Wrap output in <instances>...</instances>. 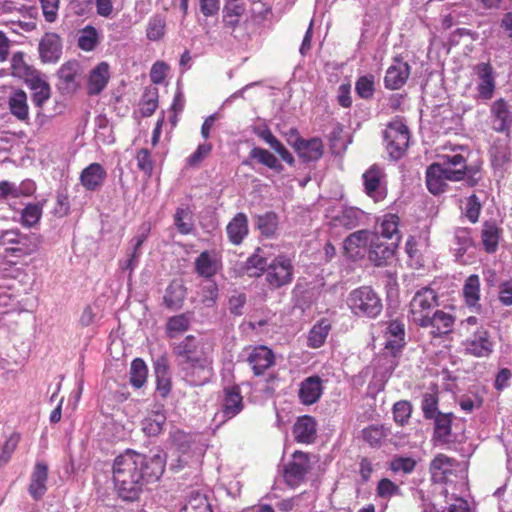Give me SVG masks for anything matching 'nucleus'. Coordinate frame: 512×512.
<instances>
[{"label": "nucleus", "instance_id": "nucleus-1", "mask_svg": "<svg viewBox=\"0 0 512 512\" xmlns=\"http://www.w3.org/2000/svg\"><path fill=\"white\" fill-rule=\"evenodd\" d=\"M166 460L159 454L148 457L133 450H126L113 462V480L118 496L127 502L137 501L144 487L160 479Z\"/></svg>", "mask_w": 512, "mask_h": 512}, {"label": "nucleus", "instance_id": "nucleus-2", "mask_svg": "<svg viewBox=\"0 0 512 512\" xmlns=\"http://www.w3.org/2000/svg\"><path fill=\"white\" fill-rule=\"evenodd\" d=\"M172 354L184 379L191 386H203L213 376V361L207 351V341L187 335L172 344Z\"/></svg>", "mask_w": 512, "mask_h": 512}, {"label": "nucleus", "instance_id": "nucleus-3", "mask_svg": "<svg viewBox=\"0 0 512 512\" xmlns=\"http://www.w3.org/2000/svg\"><path fill=\"white\" fill-rule=\"evenodd\" d=\"M468 168L464 157L460 154L444 155L440 161L431 164L426 171V185L428 190L438 195L446 190L449 181L465 179Z\"/></svg>", "mask_w": 512, "mask_h": 512}, {"label": "nucleus", "instance_id": "nucleus-4", "mask_svg": "<svg viewBox=\"0 0 512 512\" xmlns=\"http://www.w3.org/2000/svg\"><path fill=\"white\" fill-rule=\"evenodd\" d=\"M459 334L465 337L462 345L466 354L487 357L492 353L494 343L487 329L479 323L478 318L470 316L461 321Z\"/></svg>", "mask_w": 512, "mask_h": 512}, {"label": "nucleus", "instance_id": "nucleus-5", "mask_svg": "<svg viewBox=\"0 0 512 512\" xmlns=\"http://www.w3.org/2000/svg\"><path fill=\"white\" fill-rule=\"evenodd\" d=\"M345 302L351 313L358 318L375 319L383 309L380 296L370 286L351 290Z\"/></svg>", "mask_w": 512, "mask_h": 512}, {"label": "nucleus", "instance_id": "nucleus-6", "mask_svg": "<svg viewBox=\"0 0 512 512\" xmlns=\"http://www.w3.org/2000/svg\"><path fill=\"white\" fill-rule=\"evenodd\" d=\"M258 270L263 272L266 282L272 288L282 287L292 281L293 264L284 255L275 257L269 263L258 255Z\"/></svg>", "mask_w": 512, "mask_h": 512}, {"label": "nucleus", "instance_id": "nucleus-7", "mask_svg": "<svg viewBox=\"0 0 512 512\" xmlns=\"http://www.w3.org/2000/svg\"><path fill=\"white\" fill-rule=\"evenodd\" d=\"M437 306V295L430 288L419 290L410 302L409 317L411 320L422 326H429V321Z\"/></svg>", "mask_w": 512, "mask_h": 512}, {"label": "nucleus", "instance_id": "nucleus-8", "mask_svg": "<svg viewBox=\"0 0 512 512\" xmlns=\"http://www.w3.org/2000/svg\"><path fill=\"white\" fill-rule=\"evenodd\" d=\"M472 81L475 85L473 98L476 101H489L496 90V72L489 63H478L473 68Z\"/></svg>", "mask_w": 512, "mask_h": 512}, {"label": "nucleus", "instance_id": "nucleus-9", "mask_svg": "<svg viewBox=\"0 0 512 512\" xmlns=\"http://www.w3.org/2000/svg\"><path fill=\"white\" fill-rule=\"evenodd\" d=\"M431 477L434 482H453L454 478L464 480L466 468L463 464L455 462L444 454H438L430 464Z\"/></svg>", "mask_w": 512, "mask_h": 512}, {"label": "nucleus", "instance_id": "nucleus-10", "mask_svg": "<svg viewBox=\"0 0 512 512\" xmlns=\"http://www.w3.org/2000/svg\"><path fill=\"white\" fill-rule=\"evenodd\" d=\"M386 148L393 159H399L408 148L409 131L402 120L392 121L384 132Z\"/></svg>", "mask_w": 512, "mask_h": 512}, {"label": "nucleus", "instance_id": "nucleus-11", "mask_svg": "<svg viewBox=\"0 0 512 512\" xmlns=\"http://www.w3.org/2000/svg\"><path fill=\"white\" fill-rule=\"evenodd\" d=\"M364 191L374 202H381L387 196L386 175L378 165H372L362 175Z\"/></svg>", "mask_w": 512, "mask_h": 512}, {"label": "nucleus", "instance_id": "nucleus-12", "mask_svg": "<svg viewBox=\"0 0 512 512\" xmlns=\"http://www.w3.org/2000/svg\"><path fill=\"white\" fill-rule=\"evenodd\" d=\"M43 243V237L37 233H25L21 236L17 247L4 248L6 257L15 258L17 262H23L39 253Z\"/></svg>", "mask_w": 512, "mask_h": 512}, {"label": "nucleus", "instance_id": "nucleus-13", "mask_svg": "<svg viewBox=\"0 0 512 512\" xmlns=\"http://www.w3.org/2000/svg\"><path fill=\"white\" fill-rule=\"evenodd\" d=\"M308 470V455L301 451H295L292 460L284 468L283 478L290 487H297L303 482Z\"/></svg>", "mask_w": 512, "mask_h": 512}, {"label": "nucleus", "instance_id": "nucleus-14", "mask_svg": "<svg viewBox=\"0 0 512 512\" xmlns=\"http://www.w3.org/2000/svg\"><path fill=\"white\" fill-rule=\"evenodd\" d=\"M326 217L334 226L351 229L359 225L364 218V212L356 207L334 206L327 210Z\"/></svg>", "mask_w": 512, "mask_h": 512}, {"label": "nucleus", "instance_id": "nucleus-15", "mask_svg": "<svg viewBox=\"0 0 512 512\" xmlns=\"http://www.w3.org/2000/svg\"><path fill=\"white\" fill-rule=\"evenodd\" d=\"M371 235L374 233L360 230L349 235L343 244L346 256L352 260L363 258L368 255V248L371 242Z\"/></svg>", "mask_w": 512, "mask_h": 512}, {"label": "nucleus", "instance_id": "nucleus-16", "mask_svg": "<svg viewBox=\"0 0 512 512\" xmlns=\"http://www.w3.org/2000/svg\"><path fill=\"white\" fill-rule=\"evenodd\" d=\"M397 243H385L377 233L371 235V242L368 248V259L375 266H384L394 257Z\"/></svg>", "mask_w": 512, "mask_h": 512}, {"label": "nucleus", "instance_id": "nucleus-17", "mask_svg": "<svg viewBox=\"0 0 512 512\" xmlns=\"http://www.w3.org/2000/svg\"><path fill=\"white\" fill-rule=\"evenodd\" d=\"M323 390V380L317 375L309 376L299 384V400L304 405L315 404L321 398Z\"/></svg>", "mask_w": 512, "mask_h": 512}, {"label": "nucleus", "instance_id": "nucleus-18", "mask_svg": "<svg viewBox=\"0 0 512 512\" xmlns=\"http://www.w3.org/2000/svg\"><path fill=\"white\" fill-rule=\"evenodd\" d=\"M243 409V397L238 386L227 387L223 390L221 407L222 422L235 417Z\"/></svg>", "mask_w": 512, "mask_h": 512}, {"label": "nucleus", "instance_id": "nucleus-19", "mask_svg": "<svg viewBox=\"0 0 512 512\" xmlns=\"http://www.w3.org/2000/svg\"><path fill=\"white\" fill-rule=\"evenodd\" d=\"M107 177L104 167L97 162L89 164L80 173V183L87 191H96L102 187Z\"/></svg>", "mask_w": 512, "mask_h": 512}, {"label": "nucleus", "instance_id": "nucleus-20", "mask_svg": "<svg viewBox=\"0 0 512 512\" xmlns=\"http://www.w3.org/2000/svg\"><path fill=\"white\" fill-rule=\"evenodd\" d=\"M48 466L44 462H37L33 468L28 486L30 496L39 501L47 491Z\"/></svg>", "mask_w": 512, "mask_h": 512}, {"label": "nucleus", "instance_id": "nucleus-21", "mask_svg": "<svg viewBox=\"0 0 512 512\" xmlns=\"http://www.w3.org/2000/svg\"><path fill=\"white\" fill-rule=\"evenodd\" d=\"M110 79V66L107 62H100L89 73L87 93L90 96L99 95L107 86Z\"/></svg>", "mask_w": 512, "mask_h": 512}, {"label": "nucleus", "instance_id": "nucleus-22", "mask_svg": "<svg viewBox=\"0 0 512 512\" xmlns=\"http://www.w3.org/2000/svg\"><path fill=\"white\" fill-rule=\"evenodd\" d=\"M410 74L409 65L401 60H396L386 71L385 86L389 89H399L407 81Z\"/></svg>", "mask_w": 512, "mask_h": 512}, {"label": "nucleus", "instance_id": "nucleus-23", "mask_svg": "<svg viewBox=\"0 0 512 512\" xmlns=\"http://www.w3.org/2000/svg\"><path fill=\"white\" fill-rule=\"evenodd\" d=\"M61 40L55 33H46L39 43V53L44 62H56L61 55Z\"/></svg>", "mask_w": 512, "mask_h": 512}, {"label": "nucleus", "instance_id": "nucleus-24", "mask_svg": "<svg viewBox=\"0 0 512 512\" xmlns=\"http://www.w3.org/2000/svg\"><path fill=\"white\" fill-rule=\"evenodd\" d=\"M293 146L299 157L304 161H316L323 155V143L319 138L297 139Z\"/></svg>", "mask_w": 512, "mask_h": 512}, {"label": "nucleus", "instance_id": "nucleus-25", "mask_svg": "<svg viewBox=\"0 0 512 512\" xmlns=\"http://www.w3.org/2000/svg\"><path fill=\"white\" fill-rule=\"evenodd\" d=\"M399 223L400 219L396 214H385L379 219L377 234L381 239H388L391 241L390 243H397L398 245L401 239Z\"/></svg>", "mask_w": 512, "mask_h": 512}, {"label": "nucleus", "instance_id": "nucleus-26", "mask_svg": "<svg viewBox=\"0 0 512 512\" xmlns=\"http://www.w3.org/2000/svg\"><path fill=\"white\" fill-rule=\"evenodd\" d=\"M8 108L10 113L19 121L29 119V107L27 94L22 89H14L8 97Z\"/></svg>", "mask_w": 512, "mask_h": 512}, {"label": "nucleus", "instance_id": "nucleus-27", "mask_svg": "<svg viewBox=\"0 0 512 512\" xmlns=\"http://www.w3.org/2000/svg\"><path fill=\"white\" fill-rule=\"evenodd\" d=\"M404 336V324L399 320L390 321L385 331V347L390 349L392 353H396L404 345Z\"/></svg>", "mask_w": 512, "mask_h": 512}, {"label": "nucleus", "instance_id": "nucleus-28", "mask_svg": "<svg viewBox=\"0 0 512 512\" xmlns=\"http://www.w3.org/2000/svg\"><path fill=\"white\" fill-rule=\"evenodd\" d=\"M297 442L311 443L316 435V422L313 417L305 415L300 417L293 428Z\"/></svg>", "mask_w": 512, "mask_h": 512}, {"label": "nucleus", "instance_id": "nucleus-29", "mask_svg": "<svg viewBox=\"0 0 512 512\" xmlns=\"http://www.w3.org/2000/svg\"><path fill=\"white\" fill-rule=\"evenodd\" d=\"M77 69L76 65L73 63H66L62 65L58 72L59 78V89L66 94H71L76 92L78 89V81H77Z\"/></svg>", "mask_w": 512, "mask_h": 512}, {"label": "nucleus", "instance_id": "nucleus-30", "mask_svg": "<svg viewBox=\"0 0 512 512\" xmlns=\"http://www.w3.org/2000/svg\"><path fill=\"white\" fill-rule=\"evenodd\" d=\"M166 415L160 411L149 413L141 422V429L146 436L155 437L162 433Z\"/></svg>", "mask_w": 512, "mask_h": 512}, {"label": "nucleus", "instance_id": "nucleus-31", "mask_svg": "<svg viewBox=\"0 0 512 512\" xmlns=\"http://www.w3.org/2000/svg\"><path fill=\"white\" fill-rule=\"evenodd\" d=\"M220 264L208 251H203L195 260V271L202 277L211 278L219 270Z\"/></svg>", "mask_w": 512, "mask_h": 512}, {"label": "nucleus", "instance_id": "nucleus-32", "mask_svg": "<svg viewBox=\"0 0 512 512\" xmlns=\"http://www.w3.org/2000/svg\"><path fill=\"white\" fill-rule=\"evenodd\" d=\"M229 240L238 245L248 234L247 218L244 214H237L227 225L226 228Z\"/></svg>", "mask_w": 512, "mask_h": 512}, {"label": "nucleus", "instance_id": "nucleus-33", "mask_svg": "<svg viewBox=\"0 0 512 512\" xmlns=\"http://www.w3.org/2000/svg\"><path fill=\"white\" fill-rule=\"evenodd\" d=\"M186 297V289L183 285L172 282L166 289L164 304L170 310H178L183 306Z\"/></svg>", "mask_w": 512, "mask_h": 512}, {"label": "nucleus", "instance_id": "nucleus-34", "mask_svg": "<svg viewBox=\"0 0 512 512\" xmlns=\"http://www.w3.org/2000/svg\"><path fill=\"white\" fill-rule=\"evenodd\" d=\"M330 330V322L327 319H321L310 329L307 345L314 349L321 347L325 343Z\"/></svg>", "mask_w": 512, "mask_h": 512}, {"label": "nucleus", "instance_id": "nucleus-35", "mask_svg": "<svg viewBox=\"0 0 512 512\" xmlns=\"http://www.w3.org/2000/svg\"><path fill=\"white\" fill-rule=\"evenodd\" d=\"M190 324L191 319L186 313L171 316L165 325L166 336L173 339L186 332L190 328Z\"/></svg>", "mask_w": 512, "mask_h": 512}, {"label": "nucleus", "instance_id": "nucleus-36", "mask_svg": "<svg viewBox=\"0 0 512 512\" xmlns=\"http://www.w3.org/2000/svg\"><path fill=\"white\" fill-rule=\"evenodd\" d=\"M45 202L46 200L39 203L27 204L21 212V225L26 228H31L37 225L42 217Z\"/></svg>", "mask_w": 512, "mask_h": 512}, {"label": "nucleus", "instance_id": "nucleus-37", "mask_svg": "<svg viewBox=\"0 0 512 512\" xmlns=\"http://www.w3.org/2000/svg\"><path fill=\"white\" fill-rule=\"evenodd\" d=\"M258 135L281 157L283 161L292 165L294 158L284 145L267 128L258 129Z\"/></svg>", "mask_w": 512, "mask_h": 512}, {"label": "nucleus", "instance_id": "nucleus-38", "mask_svg": "<svg viewBox=\"0 0 512 512\" xmlns=\"http://www.w3.org/2000/svg\"><path fill=\"white\" fill-rule=\"evenodd\" d=\"M454 321L455 319L451 314L444 311H435L429 321V326L434 328L433 333L441 335L451 331Z\"/></svg>", "mask_w": 512, "mask_h": 512}, {"label": "nucleus", "instance_id": "nucleus-39", "mask_svg": "<svg viewBox=\"0 0 512 512\" xmlns=\"http://www.w3.org/2000/svg\"><path fill=\"white\" fill-rule=\"evenodd\" d=\"M463 296L469 306H475L480 300V280L478 275H470L463 287Z\"/></svg>", "mask_w": 512, "mask_h": 512}, {"label": "nucleus", "instance_id": "nucleus-40", "mask_svg": "<svg viewBox=\"0 0 512 512\" xmlns=\"http://www.w3.org/2000/svg\"><path fill=\"white\" fill-rule=\"evenodd\" d=\"M147 375L148 368L145 362L141 358L134 359L130 368V384L134 388H141L147 380Z\"/></svg>", "mask_w": 512, "mask_h": 512}, {"label": "nucleus", "instance_id": "nucleus-41", "mask_svg": "<svg viewBox=\"0 0 512 512\" xmlns=\"http://www.w3.org/2000/svg\"><path fill=\"white\" fill-rule=\"evenodd\" d=\"M181 512H212V508L206 495L193 492Z\"/></svg>", "mask_w": 512, "mask_h": 512}, {"label": "nucleus", "instance_id": "nucleus-42", "mask_svg": "<svg viewBox=\"0 0 512 512\" xmlns=\"http://www.w3.org/2000/svg\"><path fill=\"white\" fill-rule=\"evenodd\" d=\"M174 225L182 235H188L193 230L192 215L188 208L178 207L174 214Z\"/></svg>", "mask_w": 512, "mask_h": 512}, {"label": "nucleus", "instance_id": "nucleus-43", "mask_svg": "<svg viewBox=\"0 0 512 512\" xmlns=\"http://www.w3.org/2000/svg\"><path fill=\"white\" fill-rule=\"evenodd\" d=\"M140 113L143 117H150L158 108L157 88L146 89L139 103Z\"/></svg>", "mask_w": 512, "mask_h": 512}, {"label": "nucleus", "instance_id": "nucleus-44", "mask_svg": "<svg viewBox=\"0 0 512 512\" xmlns=\"http://www.w3.org/2000/svg\"><path fill=\"white\" fill-rule=\"evenodd\" d=\"M279 220L275 213L268 212L258 217V230L265 237H273L278 231Z\"/></svg>", "mask_w": 512, "mask_h": 512}, {"label": "nucleus", "instance_id": "nucleus-45", "mask_svg": "<svg viewBox=\"0 0 512 512\" xmlns=\"http://www.w3.org/2000/svg\"><path fill=\"white\" fill-rule=\"evenodd\" d=\"M99 42L97 30L92 26H86L78 37V47L83 51H92Z\"/></svg>", "mask_w": 512, "mask_h": 512}, {"label": "nucleus", "instance_id": "nucleus-46", "mask_svg": "<svg viewBox=\"0 0 512 512\" xmlns=\"http://www.w3.org/2000/svg\"><path fill=\"white\" fill-rule=\"evenodd\" d=\"M499 238V229L494 224L486 223L482 230V242L487 252L491 253L497 249Z\"/></svg>", "mask_w": 512, "mask_h": 512}, {"label": "nucleus", "instance_id": "nucleus-47", "mask_svg": "<svg viewBox=\"0 0 512 512\" xmlns=\"http://www.w3.org/2000/svg\"><path fill=\"white\" fill-rule=\"evenodd\" d=\"M166 23L163 17L155 15L149 19L146 36L151 41H158L165 35Z\"/></svg>", "mask_w": 512, "mask_h": 512}, {"label": "nucleus", "instance_id": "nucleus-48", "mask_svg": "<svg viewBox=\"0 0 512 512\" xmlns=\"http://www.w3.org/2000/svg\"><path fill=\"white\" fill-rule=\"evenodd\" d=\"M238 0H227L224 7V21L227 25L235 27L239 18L244 14L245 8L243 5L237 4Z\"/></svg>", "mask_w": 512, "mask_h": 512}, {"label": "nucleus", "instance_id": "nucleus-49", "mask_svg": "<svg viewBox=\"0 0 512 512\" xmlns=\"http://www.w3.org/2000/svg\"><path fill=\"white\" fill-rule=\"evenodd\" d=\"M33 95L32 101L37 107H42L44 103L50 98V86L41 79H36L32 83Z\"/></svg>", "mask_w": 512, "mask_h": 512}, {"label": "nucleus", "instance_id": "nucleus-50", "mask_svg": "<svg viewBox=\"0 0 512 512\" xmlns=\"http://www.w3.org/2000/svg\"><path fill=\"white\" fill-rule=\"evenodd\" d=\"M135 159L138 169L143 172L147 178H150L154 170V161L151 152L147 148H141L137 151Z\"/></svg>", "mask_w": 512, "mask_h": 512}, {"label": "nucleus", "instance_id": "nucleus-51", "mask_svg": "<svg viewBox=\"0 0 512 512\" xmlns=\"http://www.w3.org/2000/svg\"><path fill=\"white\" fill-rule=\"evenodd\" d=\"M169 440L171 442V445L181 453L187 452L192 443L191 435L180 429H175L171 431L169 435Z\"/></svg>", "mask_w": 512, "mask_h": 512}, {"label": "nucleus", "instance_id": "nucleus-52", "mask_svg": "<svg viewBox=\"0 0 512 512\" xmlns=\"http://www.w3.org/2000/svg\"><path fill=\"white\" fill-rule=\"evenodd\" d=\"M454 243L458 253L466 252L473 245L471 232L467 228H458L454 232Z\"/></svg>", "mask_w": 512, "mask_h": 512}, {"label": "nucleus", "instance_id": "nucleus-53", "mask_svg": "<svg viewBox=\"0 0 512 512\" xmlns=\"http://www.w3.org/2000/svg\"><path fill=\"white\" fill-rule=\"evenodd\" d=\"M12 75L19 78H26L31 74V68L24 62L21 52L13 54L11 58Z\"/></svg>", "mask_w": 512, "mask_h": 512}, {"label": "nucleus", "instance_id": "nucleus-54", "mask_svg": "<svg viewBox=\"0 0 512 512\" xmlns=\"http://www.w3.org/2000/svg\"><path fill=\"white\" fill-rule=\"evenodd\" d=\"M355 90L359 97L370 98L374 93V77L372 75L361 76L355 84Z\"/></svg>", "mask_w": 512, "mask_h": 512}, {"label": "nucleus", "instance_id": "nucleus-55", "mask_svg": "<svg viewBox=\"0 0 512 512\" xmlns=\"http://www.w3.org/2000/svg\"><path fill=\"white\" fill-rule=\"evenodd\" d=\"M20 434L19 433H12L8 439L5 441L3 448H2V454L0 455V466L2 464L7 463L13 452L16 450L19 442H20Z\"/></svg>", "mask_w": 512, "mask_h": 512}, {"label": "nucleus", "instance_id": "nucleus-56", "mask_svg": "<svg viewBox=\"0 0 512 512\" xmlns=\"http://www.w3.org/2000/svg\"><path fill=\"white\" fill-rule=\"evenodd\" d=\"M481 211V204L476 195H471L466 199L464 212L465 216L469 219L470 222L475 223L478 221L479 215Z\"/></svg>", "mask_w": 512, "mask_h": 512}, {"label": "nucleus", "instance_id": "nucleus-57", "mask_svg": "<svg viewBox=\"0 0 512 512\" xmlns=\"http://www.w3.org/2000/svg\"><path fill=\"white\" fill-rule=\"evenodd\" d=\"M412 408L409 402L407 401H399L394 404L393 407V415L395 421L400 424L404 425L407 423L411 416Z\"/></svg>", "mask_w": 512, "mask_h": 512}, {"label": "nucleus", "instance_id": "nucleus-58", "mask_svg": "<svg viewBox=\"0 0 512 512\" xmlns=\"http://www.w3.org/2000/svg\"><path fill=\"white\" fill-rule=\"evenodd\" d=\"M492 114L501 121L502 127L511 121L512 115L503 99L495 101L491 107Z\"/></svg>", "mask_w": 512, "mask_h": 512}, {"label": "nucleus", "instance_id": "nucleus-59", "mask_svg": "<svg viewBox=\"0 0 512 512\" xmlns=\"http://www.w3.org/2000/svg\"><path fill=\"white\" fill-rule=\"evenodd\" d=\"M386 434L382 426L372 425L363 430V438L372 446L379 445Z\"/></svg>", "mask_w": 512, "mask_h": 512}, {"label": "nucleus", "instance_id": "nucleus-60", "mask_svg": "<svg viewBox=\"0 0 512 512\" xmlns=\"http://www.w3.org/2000/svg\"><path fill=\"white\" fill-rule=\"evenodd\" d=\"M451 432V415L438 413L435 417V433L439 438H446Z\"/></svg>", "mask_w": 512, "mask_h": 512}, {"label": "nucleus", "instance_id": "nucleus-61", "mask_svg": "<svg viewBox=\"0 0 512 512\" xmlns=\"http://www.w3.org/2000/svg\"><path fill=\"white\" fill-rule=\"evenodd\" d=\"M274 363V353L266 346H258V376L260 375V369H267Z\"/></svg>", "mask_w": 512, "mask_h": 512}, {"label": "nucleus", "instance_id": "nucleus-62", "mask_svg": "<svg viewBox=\"0 0 512 512\" xmlns=\"http://www.w3.org/2000/svg\"><path fill=\"white\" fill-rule=\"evenodd\" d=\"M24 234L18 229L5 230L1 233L0 240L2 245L6 246L5 248L17 247Z\"/></svg>", "mask_w": 512, "mask_h": 512}, {"label": "nucleus", "instance_id": "nucleus-63", "mask_svg": "<svg viewBox=\"0 0 512 512\" xmlns=\"http://www.w3.org/2000/svg\"><path fill=\"white\" fill-rule=\"evenodd\" d=\"M377 493L380 497L390 498L400 494L399 487L389 479H382L377 486Z\"/></svg>", "mask_w": 512, "mask_h": 512}, {"label": "nucleus", "instance_id": "nucleus-64", "mask_svg": "<svg viewBox=\"0 0 512 512\" xmlns=\"http://www.w3.org/2000/svg\"><path fill=\"white\" fill-rule=\"evenodd\" d=\"M212 145L210 143L200 144L196 151L191 154L188 158V164L190 166H196L201 163L211 152Z\"/></svg>", "mask_w": 512, "mask_h": 512}]
</instances>
